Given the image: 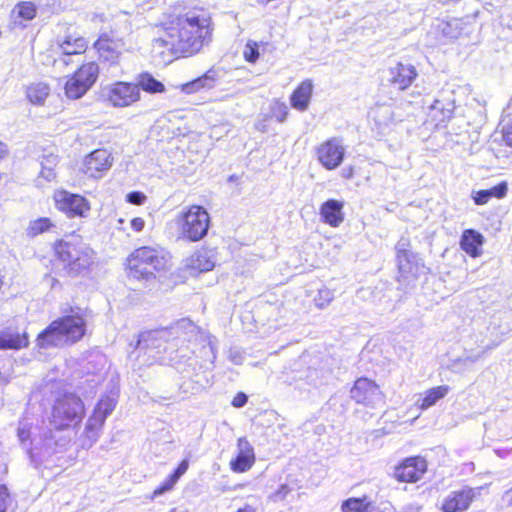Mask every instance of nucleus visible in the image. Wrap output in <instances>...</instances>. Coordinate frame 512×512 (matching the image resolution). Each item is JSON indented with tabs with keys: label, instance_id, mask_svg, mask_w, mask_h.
<instances>
[{
	"label": "nucleus",
	"instance_id": "nucleus-1",
	"mask_svg": "<svg viewBox=\"0 0 512 512\" xmlns=\"http://www.w3.org/2000/svg\"><path fill=\"white\" fill-rule=\"evenodd\" d=\"M156 28L160 47L178 58H190L212 43L215 23L206 7L181 1L161 14Z\"/></svg>",
	"mask_w": 512,
	"mask_h": 512
},
{
	"label": "nucleus",
	"instance_id": "nucleus-2",
	"mask_svg": "<svg viewBox=\"0 0 512 512\" xmlns=\"http://www.w3.org/2000/svg\"><path fill=\"white\" fill-rule=\"evenodd\" d=\"M53 260L62 266L63 273L71 279H84L92 275L98 264L97 252L81 236L77 240L61 237L51 243Z\"/></svg>",
	"mask_w": 512,
	"mask_h": 512
},
{
	"label": "nucleus",
	"instance_id": "nucleus-3",
	"mask_svg": "<svg viewBox=\"0 0 512 512\" xmlns=\"http://www.w3.org/2000/svg\"><path fill=\"white\" fill-rule=\"evenodd\" d=\"M86 334L85 311L79 306H69L37 334L35 342L39 349H49L57 347L61 343L74 345L80 342Z\"/></svg>",
	"mask_w": 512,
	"mask_h": 512
},
{
	"label": "nucleus",
	"instance_id": "nucleus-4",
	"mask_svg": "<svg viewBox=\"0 0 512 512\" xmlns=\"http://www.w3.org/2000/svg\"><path fill=\"white\" fill-rule=\"evenodd\" d=\"M171 269V257L162 248L141 246L127 257L125 270L130 278L153 281Z\"/></svg>",
	"mask_w": 512,
	"mask_h": 512
},
{
	"label": "nucleus",
	"instance_id": "nucleus-5",
	"mask_svg": "<svg viewBox=\"0 0 512 512\" xmlns=\"http://www.w3.org/2000/svg\"><path fill=\"white\" fill-rule=\"evenodd\" d=\"M210 223L208 211L199 204L187 206L176 217L181 237L190 242L202 240L208 233Z\"/></svg>",
	"mask_w": 512,
	"mask_h": 512
},
{
	"label": "nucleus",
	"instance_id": "nucleus-6",
	"mask_svg": "<svg viewBox=\"0 0 512 512\" xmlns=\"http://www.w3.org/2000/svg\"><path fill=\"white\" fill-rule=\"evenodd\" d=\"M84 415V403L74 393H67L59 397L52 408V422L56 430H64L79 425Z\"/></svg>",
	"mask_w": 512,
	"mask_h": 512
},
{
	"label": "nucleus",
	"instance_id": "nucleus-7",
	"mask_svg": "<svg viewBox=\"0 0 512 512\" xmlns=\"http://www.w3.org/2000/svg\"><path fill=\"white\" fill-rule=\"evenodd\" d=\"M100 75L99 64L94 61L81 63L64 84V94L68 99L77 100L83 97L97 82Z\"/></svg>",
	"mask_w": 512,
	"mask_h": 512
},
{
	"label": "nucleus",
	"instance_id": "nucleus-8",
	"mask_svg": "<svg viewBox=\"0 0 512 512\" xmlns=\"http://www.w3.org/2000/svg\"><path fill=\"white\" fill-rule=\"evenodd\" d=\"M182 334V326L179 323L167 327H159L141 332L136 342V348L140 350H155L160 357L167 351V344L178 339Z\"/></svg>",
	"mask_w": 512,
	"mask_h": 512
},
{
	"label": "nucleus",
	"instance_id": "nucleus-9",
	"mask_svg": "<svg viewBox=\"0 0 512 512\" xmlns=\"http://www.w3.org/2000/svg\"><path fill=\"white\" fill-rule=\"evenodd\" d=\"M55 208L70 219H85L90 215L91 203L83 195L60 188L52 195Z\"/></svg>",
	"mask_w": 512,
	"mask_h": 512
},
{
	"label": "nucleus",
	"instance_id": "nucleus-10",
	"mask_svg": "<svg viewBox=\"0 0 512 512\" xmlns=\"http://www.w3.org/2000/svg\"><path fill=\"white\" fill-rule=\"evenodd\" d=\"M103 97L113 108H126L140 101L141 92L135 82L118 80L104 88Z\"/></svg>",
	"mask_w": 512,
	"mask_h": 512
},
{
	"label": "nucleus",
	"instance_id": "nucleus-11",
	"mask_svg": "<svg viewBox=\"0 0 512 512\" xmlns=\"http://www.w3.org/2000/svg\"><path fill=\"white\" fill-rule=\"evenodd\" d=\"M125 39L117 34L116 31L101 32L93 43L98 58L111 66L119 64L121 56L125 50Z\"/></svg>",
	"mask_w": 512,
	"mask_h": 512
},
{
	"label": "nucleus",
	"instance_id": "nucleus-12",
	"mask_svg": "<svg viewBox=\"0 0 512 512\" xmlns=\"http://www.w3.org/2000/svg\"><path fill=\"white\" fill-rule=\"evenodd\" d=\"M428 470L427 460L420 455L409 456L393 468V479L398 483L414 484L420 481Z\"/></svg>",
	"mask_w": 512,
	"mask_h": 512
},
{
	"label": "nucleus",
	"instance_id": "nucleus-13",
	"mask_svg": "<svg viewBox=\"0 0 512 512\" xmlns=\"http://www.w3.org/2000/svg\"><path fill=\"white\" fill-rule=\"evenodd\" d=\"M345 154V146L339 137H330L315 148L316 159L326 170L338 168L343 163Z\"/></svg>",
	"mask_w": 512,
	"mask_h": 512
},
{
	"label": "nucleus",
	"instance_id": "nucleus-14",
	"mask_svg": "<svg viewBox=\"0 0 512 512\" xmlns=\"http://www.w3.org/2000/svg\"><path fill=\"white\" fill-rule=\"evenodd\" d=\"M113 162L114 157L108 149L98 148L83 157L80 173L89 179H99L109 171Z\"/></svg>",
	"mask_w": 512,
	"mask_h": 512
},
{
	"label": "nucleus",
	"instance_id": "nucleus-15",
	"mask_svg": "<svg viewBox=\"0 0 512 512\" xmlns=\"http://www.w3.org/2000/svg\"><path fill=\"white\" fill-rule=\"evenodd\" d=\"M350 397L355 403L373 408L378 402L384 403L385 394L379 385L368 377L357 378L351 389Z\"/></svg>",
	"mask_w": 512,
	"mask_h": 512
},
{
	"label": "nucleus",
	"instance_id": "nucleus-16",
	"mask_svg": "<svg viewBox=\"0 0 512 512\" xmlns=\"http://www.w3.org/2000/svg\"><path fill=\"white\" fill-rule=\"evenodd\" d=\"M409 239H400L395 246L396 251V267L397 281L401 282L409 277L417 278L419 275L420 265L417 261V255L412 252Z\"/></svg>",
	"mask_w": 512,
	"mask_h": 512
},
{
	"label": "nucleus",
	"instance_id": "nucleus-17",
	"mask_svg": "<svg viewBox=\"0 0 512 512\" xmlns=\"http://www.w3.org/2000/svg\"><path fill=\"white\" fill-rule=\"evenodd\" d=\"M481 487L462 486L446 495L440 506L441 512H466L474 502Z\"/></svg>",
	"mask_w": 512,
	"mask_h": 512
},
{
	"label": "nucleus",
	"instance_id": "nucleus-18",
	"mask_svg": "<svg viewBox=\"0 0 512 512\" xmlns=\"http://www.w3.org/2000/svg\"><path fill=\"white\" fill-rule=\"evenodd\" d=\"M388 84L397 91L410 88L418 77V71L413 64L397 62L388 70Z\"/></svg>",
	"mask_w": 512,
	"mask_h": 512
},
{
	"label": "nucleus",
	"instance_id": "nucleus-19",
	"mask_svg": "<svg viewBox=\"0 0 512 512\" xmlns=\"http://www.w3.org/2000/svg\"><path fill=\"white\" fill-rule=\"evenodd\" d=\"M30 338L26 328L8 325L0 331V350H22L29 346Z\"/></svg>",
	"mask_w": 512,
	"mask_h": 512
},
{
	"label": "nucleus",
	"instance_id": "nucleus-20",
	"mask_svg": "<svg viewBox=\"0 0 512 512\" xmlns=\"http://www.w3.org/2000/svg\"><path fill=\"white\" fill-rule=\"evenodd\" d=\"M256 456L254 448L246 437L237 440V454L230 460L229 468L235 473L249 471L255 464Z\"/></svg>",
	"mask_w": 512,
	"mask_h": 512
},
{
	"label": "nucleus",
	"instance_id": "nucleus-21",
	"mask_svg": "<svg viewBox=\"0 0 512 512\" xmlns=\"http://www.w3.org/2000/svg\"><path fill=\"white\" fill-rule=\"evenodd\" d=\"M344 203L336 199H329L320 206V216L323 223L330 227L337 228L343 221L345 214L343 212Z\"/></svg>",
	"mask_w": 512,
	"mask_h": 512
},
{
	"label": "nucleus",
	"instance_id": "nucleus-22",
	"mask_svg": "<svg viewBox=\"0 0 512 512\" xmlns=\"http://www.w3.org/2000/svg\"><path fill=\"white\" fill-rule=\"evenodd\" d=\"M57 48L62 56L83 55L89 48V42L85 37L71 33L57 42Z\"/></svg>",
	"mask_w": 512,
	"mask_h": 512
},
{
	"label": "nucleus",
	"instance_id": "nucleus-23",
	"mask_svg": "<svg viewBox=\"0 0 512 512\" xmlns=\"http://www.w3.org/2000/svg\"><path fill=\"white\" fill-rule=\"evenodd\" d=\"M314 84L311 79L301 81L290 95V104L297 111L304 112L309 108L313 95Z\"/></svg>",
	"mask_w": 512,
	"mask_h": 512
},
{
	"label": "nucleus",
	"instance_id": "nucleus-24",
	"mask_svg": "<svg viewBox=\"0 0 512 512\" xmlns=\"http://www.w3.org/2000/svg\"><path fill=\"white\" fill-rule=\"evenodd\" d=\"M25 99L33 106H43L51 95V86L45 81H33L24 87Z\"/></svg>",
	"mask_w": 512,
	"mask_h": 512
},
{
	"label": "nucleus",
	"instance_id": "nucleus-25",
	"mask_svg": "<svg viewBox=\"0 0 512 512\" xmlns=\"http://www.w3.org/2000/svg\"><path fill=\"white\" fill-rule=\"evenodd\" d=\"M484 244V236L474 230L466 229L460 238L461 249L470 257L477 258L482 255V246Z\"/></svg>",
	"mask_w": 512,
	"mask_h": 512
},
{
	"label": "nucleus",
	"instance_id": "nucleus-26",
	"mask_svg": "<svg viewBox=\"0 0 512 512\" xmlns=\"http://www.w3.org/2000/svg\"><path fill=\"white\" fill-rule=\"evenodd\" d=\"M218 73L214 68L208 69L203 75L182 85V90L188 94L204 89H212L218 81Z\"/></svg>",
	"mask_w": 512,
	"mask_h": 512
},
{
	"label": "nucleus",
	"instance_id": "nucleus-27",
	"mask_svg": "<svg viewBox=\"0 0 512 512\" xmlns=\"http://www.w3.org/2000/svg\"><path fill=\"white\" fill-rule=\"evenodd\" d=\"M508 192V183L501 181L490 189H482L473 193L472 199L476 205H485L492 198L503 199Z\"/></svg>",
	"mask_w": 512,
	"mask_h": 512
},
{
	"label": "nucleus",
	"instance_id": "nucleus-28",
	"mask_svg": "<svg viewBox=\"0 0 512 512\" xmlns=\"http://www.w3.org/2000/svg\"><path fill=\"white\" fill-rule=\"evenodd\" d=\"M454 112L450 104H445L441 100H435L430 108V117L436 127L445 126L453 118Z\"/></svg>",
	"mask_w": 512,
	"mask_h": 512
},
{
	"label": "nucleus",
	"instance_id": "nucleus-29",
	"mask_svg": "<svg viewBox=\"0 0 512 512\" xmlns=\"http://www.w3.org/2000/svg\"><path fill=\"white\" fill-rule=\"evenodd\" d=\"M449 391L450 388L447 385H440L426 390L419 400L418 408L421 410L428 409L435 405L440 399H443Z\"/></svg>",
	"mask_w": 512,
	"mask_h": 512
},
{
	"label": "nucleus",
	"instance_id": "nucleus-30",
	"mask_svg": "<svg viewBox=\"0 0 512 512\" xmlns=\"http://www.w3.org/2000/svg\"><path fill=\"white\" fill-rule=\"evenodd\" d=\"M116 407V400L109 395H103L95 404L91 416L105 423L107 417Z\"/></svg>",
	"mask_w": 512,
	"mask_h": 512
},
{
	"label": "nucleus",
	"instance_id": "nucleus-31",
	"mask_svg": "<svg viewBox=\"0 0 512 512\" xmlns=\"http://www.w3.org/2000/svg\"><path fill=\"white\" fill-rule=\"evenodd\" d=\"M372 502L368 496L350 497L342 502V512H371Z\"/></svg>",
	"mask_w": 512,
	"mask_h": 512
},
{
	"label": "nucleus",
	"instance_id": "nucleus-32",
	"mask_svg": "<svg viewBox=\"0 0 512 512\" xmlns=\"http://www.w3.org/2000/svg\"><path fill=\"white\" fill-rule=\"evenodd\" d=\"M104 424L95 417L89 416L83 431V439L88 446H92L99 439Z\"/></svg>",
	"mask_w": 512,
	"mask_h": 512
},
{
	"label": "nucleus",
	"instance_id": "nucleus-33",
	"mask_svg": "<svg viewBox=\"0 0 512 512\" xmlns=\"http://www.w3.org/2000/svg\"><path fill=\"white\" fill-rule=\"evenodd\" d=\"M214 267V263L205 253H195L189 258L187 269L193 273L210 271Z\"/></svg>",
	"mask_w": 512,
	"mask_h": 512
},
{
	"label": "nucleus",
	"instance_id": "nucleus-34",
	"mask_svg": "<svg viewBox=\"0 0 512 512\" xmlns=\"http://www.w3.org/2000/svg\"><path fill=\"white\" fill-rule=\"evenodd\" d=\"M139 86V90H144L147 93L156 94L163 93L165 86L162 82L155 79L150 73H141L136 83Z\"/></svg>",
	"mask_w": 512,
	"mask_h": 512
},
{
	"label": "nucleus",
	"instance_id": "nucleus-35",
	"mask_svg": "<svg viewBox=\"0 0 512 512\" xmlns=\"http://www.w3.org/2000/svg\"><path fill=\"white\" fill-rule=\"evenodd\" d=\"M56 227V224L49 217H39L29 223L27 233L29 236L35 237L40 234L49 232Z\"/></svg>",
	"mask_w": 512,
	"mask_h": 512
},
{
	"label": "nucleus",
	"instance_id": "nucleus-36",
	"mask_svg": "<svg viewBox=\"0 0 512 512\" xmlns=\"http://www.w3.org/2000/svg\"><path fill=\"white\" fill-rule=\"evenodd\" d=\"M267 45L265 42L248 40L242 52L243 59L250 64H255L259 60L260 50L264 51Z\"/></svg>",
	"mask_w": 512,
	"mask_h": 512
},
{
	"label": "nucleus",
	"instance_id": "nucleus-37",
	"mask_svg": "<svg viewBox=\"0 0 512 512\" xmlns=\"http://www.w3.org/2000/svg\"><path fill=\"white\" fill-rule=\"evenodd\" d=\"M499 132L503 143L512 148V111L506 112L502 116L499 123Z\"/></svg>",
	"mask_w": 512,
	"mask_h": 512
},
{
	"label": "nucleus",
	"instance_id": "nucleus-38",
	"mask_svg": "<svg viewBox=\"0 0 512 512\" xmlns=\"http://www.w3.org/2000/svg\"><path fill=\"white\" fill-rule=\"evenodd\" d=\"M13 12H16L22 20L30 21L36 17L37 7L31 1H22L16 4Z\"/></svg>",
	"mask_w": 512,
	"mask_h": 512
},
{
	"label": "nucleus",
	"instance_id": "nucleus-39",
	"mask_svg": "<svg viewBox=\"0 0 512 512\" xmlns=\"http://www.w3.org/2000/svg\"><path fill=\"white\" fill-rule=\"evenodd\" d=\"M289 114L288 107L284 102L276 101L271 108V116L278 122H283Z\"/></svg>",
	"mask_w": 512,
	"mask_h": 512
},
{
	"label": "nucleus",
	"instance_id": "nucleus-40",
	"mask_svg": "<svg viewBox=\"0 0 512 512\" xmlns=\"http://www.w3.org/2000/svg\"><path fill=\"white\" fill-rule=\"evenodd\" d=\"M188 468V459H183L180 461L178 466L173 470V472L167 476V478L176 485L179 479L187 472Z\"/></svg>",
	"mask_w": 512,
	"mask_h": 512
},
{
	"label": "nucleus",
	"instance_id": "nucleus-41",
	"mask_svg": "<svg viewBox=\"0 0 512 512\" xmlns=\"http://www.w3.org/2000/svg\"><path fill=\"white\" fill-rule=\"evenodd\" d=\"M188 468V459H183L180 461L178 466L173 470V472L167 476V478L176 485L179 479L187 472Z\"/></svg>",
	"mask_w": 512,
	"mask_h": 512
},
{
	"label": "nucleus",
	"instance_id": "nucleus-42",
	"mask_svg": "<svg viewBox=\"0 0 512 512\" xmlns=\"http://www.w3.org/2000/svg\"><path fill=\"white\" fill-rule=\"evenodd\" d=\"M175 486L176 485L166 477V479L153 490V492L149 496V499L153 500L160 495L171 492L175 488Z\"/></svg>",
	"mask_w": 512,
	"mask_h": 512
},
{
	"label": "nucleus",
	"instance_id": "nucleus-43",
	"mask_svg": "<svg viewBox=\"0 0 512 512\" xmlns=\"http://www.w3.org/2000/svg\"><path fill=\"white\" fill-rule=\"evenodd\" d=\"M127 202L133 205H142L147 200L146 195L140 191H132L126 196Z\"/></svg>",
	"mask_w": 512,
	"mask_h": 512
},
{
	"label": "nucleus",
	"instance_id": "nucleus-44",
	"mask_svg": "<svg viewBox=\"0 0 512 512\" xmlns=\"http://www.w3.org/2000/svg\"><path fill=\"white\" fill-rule=\"evenodd\" d=\"M10 492L6 485L0 484V512H7Z\"/></svg>",
	"mask_w": 512,
	"mask_h": 512
},
{
	"label": "nucleus",
	"instance_id": "nucleus-45",
	"mask_svg": "<svg viewBox=\"0 0 512 512\" xmlns=\"http://www.w3.org/2000/svg\"><path fill=\"white\" fill-rule=\"evenodd\" d=\"M248 401V397L244 392H238L234 395L231 405L235 408L243 407Z\"/></svg>",
	"mask_w": 512,
	"mask_h": 512
},
{
	"label": "nucleus",
	"instance_id": "nucleus-46",
	"mask_svg": "<svg viewBox=\"0 0 512 512\" xmlns=\"http://www.w3.org/2000/svg\"><path fill=\"white\" fill-rule=\"evenodd\" d=\"M290 492V488L286 484H282L274 493L273 498L275 500H282L284 499L287 494Z\"/></svg>",
	"mask_w": 512,
	"mask_h": 512
},
{
	"label": "nucleus",
	"instance_id": "nucleus-47",
	"mask_svg": "<svg viewBox=\"0 0 512 512\" xmlns=\"http://www.w3.org/2000/svg\"><path fill=\"white\" fill-rule=\"evenodd\" d=\"M130 224L133 231L140 232L144 229L145 221L141 217H135L131 220Z\"/></svg>",
	"mask_w": 512,
	"mask_h": 512
},
{
	"label": "nucleus",
	"instance_id": "nucleus-48",
	"mask_svg": "<svg viewBox=\"0 0 512 512\" xmlns=\"http://www.w3.org/2000/svg\"><path fill=\"white\" fill-rule=\"evenodd\" d=\"M40 175L45 178L46 180L50 181L51 178L55 176L53 169H51L50 166L42 165V168L40 170Z\"/></svg>",
	"mask_w": 512,
	"mask_h": 512
},
{
	"label": "nucleus",
	"instance_id": "nucleus-49",
	"mask_svg": "<svg viewBox=\"0 0 512 512\" xmlns=\"http://www.w3.org/2000/svg\"><path fill=\"white\" fill-rule=\"evenodd\" d=\"M356 174V169L353 166H347L341 171V177L343 179H351Z\"/></svg>",
	"mask_w": 512,
	"mask_h": 512
},
{
	"label": "nucleus",
	"instance_id": "nucleus-50",
	"mask_svg": "<svg viewBox=\"0 0 512 512\" xmlns=\"http://www.w3.org/2000/svg\"><path fill=\"white\" fill-rule=\"evenodd\" d=\"M5 273L4 271L0 268V292L2 291L4 285H5Z\"/></svg>",
	"mask_w": 512,
	"mask_h": 512
},
{
	"label": "nucleus",
	"instance_id": "nucleus-51",
	"mask_svg": "<svg viewBox=\"0 0 512 512\" xmlns=\"http://www.w3.org/2000/svg\"><path fill=\"white\" fill-rule=\"evenodd\" d=\"M9 382V378L2 375L0 372V384H7Z\"/></svg>",
	"mask_w": 512,
	"mask_h": 512
},
{
	"label": "nucleus",
	"instance_id": "nucleus-52",
	"mask_svg": "<svg viewBox=\"0 0 512 512\" xmlns=\"http://www.w3.org/2000/svg\"><path fill=\"white\" fill-rule=\"evenodd\" d=\"M237 512H253V510L246 506L244 508L238 509Z\"/></svg>",
	"mask_w": 512,
	"mask_h": 512
},
{
	"label": "nucleus",
	"instance_id": "nucleus-53",
	"mask_svg": "<svg viewBox=\"0 0 512 512\" xmlns=\"http://www.w3.org/2000/svg\"><path fill=\"white\" fill-rule=\"evenodd\" d=\"M19 436L21 437V439H24V437H22V436H25V431H24V430H21V431L19 432Z\"/></svg>",
	"mask_w": 512,
	"mask_h": 512
},
{
	"label": "nucleus",
	"instance_id": "nucleus-54",
	"mask_svg": "<svg viewBox=\"0 0 512 512\" xmlns=\"http://www.w3.org/2000/svg\"><path fill=\"white\" fill-rule=\"evenodd\" d=\"M19 436L21 437V439H24V437H22V436H25V431H24V430H21V431L19 432Z\"/></svg>",
	"mask_w": 512,
	"mask_h": 512
},
{
	"label": "nucleus",
	"instance_id": "nucleus-55",
	"mask_svg": "<svg viewBox=\"0 0 512 512\" xmlns=\"http://www.w3.org/2000/svg\"><path fill=\"white\" fill-rule=\"evenodd\" d=\"M169 512H178L176 508L171 509Z\"/></svg>",
	"mask_w": 512,
	"mask_h": 512
}]
</instances>
